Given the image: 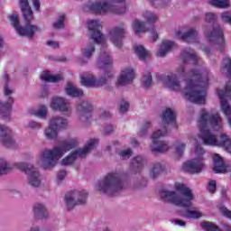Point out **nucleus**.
I'll return each instance as SVG.
<instances>
[{
    "mask_svg": "<svg viewBox=\"0 0 231 231\" xmlns=\"http://www.w3.org/2000/svg\"><path fill=\"white\" fill-rule=\"evenodd\" d=\"M176 73L160 76L159 80H162V84L171 91H181V84L178 80V75L179 77H183L186 79V86L182 89V95L193 104H205L207 88L208 87V72L207 70L193 69L187 73L185 66L181 65L177 69Z\"/></svg>",
    "mask_w": 231,
    "mask_h": 231,
    "instance_id": "obj_1",
    "label": "nucleus"
},
{
    "mask_svg": "<svg viewBox=\"0 0 231 231\" xmlns=\"http://www.w3.org/2000/svg\"><path fill=\"white\" fill-rule=\"evenodd\" d=\"M162 125H161L160 129L153 132L152 134V144L151 149L152 152H167V151L170 149L169 144L166 142L158 140L169 134L167 126L174 128L178 127V125H176V112H174V109H165L162 116Z\"/></svg>",
    "mask_w": 231,
    "mask_h": 231,
    "instance_id": "obj_2",
    "label": "nucleus"
},
{
    "mask_svg": "<svg viewBox=\"0 0 231 231\" xmlns=\"http://www.w3.org/2000/svg\"><path fill=\"white\" fill-rule=\"evenodd\" d=\"M20 7L23 19L27 21V23L24 25H21L19 23V15L15 14L9 15L8 19L18 35L32 38L35 33L41 32V28L30 23V21L33 20V12H32V7H30L28 0H20Z\"/></svg>",
    "mask_w": 231,
    "mask_h": 231,
    "instance_id": "obj_3",
    "label": "nucleus"
},
{
    "mask_svg": "<svg viewBox=\"0 0 231 231\" xmlns=\"http://www.w3.org/2000/svg\"><path fill=\"white\" fill-rule=\"evenodd\" d=\"M79 145V139L72 138L66 141H62L59 145L53 147V149L44 150L40 156L41 165L43 169H51L57 165V162L62 158L63 154L75 149Z\"/></svg>",
    "mask_w": 231,
    "mask_h": 231,
    "instance_id": "obj_4",
    "label": "nucleus"
},
{
    "mask_svg": "<svg viewBox=\"0 0 231 231\" xmlns=\"http://www.w3.org/2000/svg\"><path fill=\"white\" fill-rule=\"evenodd\" d=\"M174 189L176 191H161L162 199L167 203H172V205H176L177 207H182L183 208L192 207V201L194 200L192 189H189L187 185L181 182L175 183Z\"/></svg>",
    "mask_w": 231,
    "mask_h": 231,
    "instance_id": "obj_5",
    "label": "nucleus"
},
{
    "mask_svg": "<svg viewBox=\"0 0 231 231\" xmlns=\"http://www.w3.org/2000/svg\"><path fill=\"white\" fill-rule=\"evenodd\" d=\"M88 28L89 30V36L94 42L101 45V51L97 58V65L99 68H106L113 64V60L107 51H106V36L101 34L100 29L102 28V23L98 20H89L88 22Z\"/></svg>",
    "mask_w": 231,
    "mask_h": 231,
    "instance_id": "obj_6",
    "label": "nucleus"
},
{
    "mask_svg": "<svg viewBox=\"0 0 231 231\" xmlns=\"http://www.w3.org/2000/svg\"><path fill=\"white\" fill-rule=\"evenodd\" d=\"M125 183L122 180V176L118 173H108L103 180L98 181L96 184V190L102 192L103 194H116L120 190L124 189Z\"/></svg>",
    "mask_w": 231,
    "mask_h": 231,
    "instance_id": "obj_7",
    "label": "nucleus"
},
{
    "mask_svg": "<svg viewBox=\"0 0 231 231\" xmlns=\"http://www.w3.org/2000/svg\"><path fill=\"white\" fill-rule=\"evenodd\" d=\"M125 0H95L87 5V8L97 15H106V14H125V7L116 8L118 3H124Z\"/></svg>",
    "mask_w": 231,
    "mask_h": 231,
    "instance_id": "obj_8",
    "label": "nucleus"
},
{
    "mask_svg": "<svg viewBox=\"0 0 231 231\" xmlns=\"http://www.w3.org/2000/svg\"><path fill=\"white\" fill-rule=\"evenodd\" d=\"M205 150L199 144L195 145V158L184 162L182 164V171L189 174H198L205 169V162L203 160Z\"/></svg>",
    "mask_w": 231,
    "mask_h": 231,
    "instance_id": "obj_9",
    "label": "nucleus"
},
{
    "mask_svg": "<svg viewBox=\"0 0 231 231\" xmlns=\"http://www.w3.org/2000/svg\"><path fill=\"white\" fill-rule=\"evenodd\" d=\"M69 122L68 119L60 116L51 117L49 125L44 129V136L47 140H55L59 136L60 129H68Z\"/></svg>",
    "mask_w": 231,
    "mask_h": 231,
    "instance_id": "obj_10",
    "label": "nucleus"
},
{
    "mask_svg": "<svg viewBox=\"0 0 231 231\" xmlns=\"http://www.w3.org/2000/svg\"><path fill=\"white\" fill-rule=\"evenodd\" d=\"M98 143V140L97 139H90L84 148L78 149L75 152L69 154L67 157L62 159L61 165H71L76 160H79L80 158H86L88 154L92 151V149H95L97 144Z\"/></svg>",
    "mask_w": 231,
    "mask_h": 231,
    "instance_id": "obj_11",
    "label": "nucleus"
},
{
    "mask_svg": "<svg viewBox=\"0 0 231 231\" xmlns=\"http://www.w3.org/2000/svg\"><path fill=\"white\" fill-rule=\"evenodd\" d=\"M115 73L111 70L106 71L99 80L95 79V76L89 72H85L80 75V83L85 88H97L98 86H104L107 80L113 79Z\"/></svg>",
    "mask_w": 231,
    "mask_h": 231,
    "instance_id": "obj_12",
    "label": "nucleus"
},
{
    "mask_svg": "<svg viewBox=\"0 0 231 231\" xmlns=\"http://www.w3.org/2000/svg\"><path fill=\"white\" fill-rule=\"evenodd\" d=\"M88 201V191L72 190L65 195L64 203L68 208H73L76 205H84Z\"/></svg>",
    "mask_w": 231,
    "mask_h": 231,
    "instance_id": "obj_13",
    "label": "nucleus"
},
{
    "mask_svg": "<svg viewBox=\"0 0 231 231\" xmlns=\"http://www.w3.org/2000/svg\"><path fill=\"white\" fill-rule=\"evenodd\" d=\"M17 169L27 174V180L32 187H39L41 185V174L32 164H24L23 162L16 163Z\"/></svg>",
    "mask_w": 231,
    "mask_h": 231,
    "instance_id": "obj_14",
    "label": "nucleus"
},
{
    "mask_svg": "<svg viewBox=\"0 0 231 231\" xmlns=\"http://www.w3.org/2000/svg\"><path fill=\"white\" fill-rule=\"evenodd\" d=\"M50 107L52 108L53 111H60V113H67L68 115H71V105H69V101L64 97H52Z\"/></svg>",
    "mask_w": 231,
    "mask_h": 231,
    "instance_id": "obj_15",
    "label": "nucleus"
},
{
    "mask_svg": "<svg viewBox=\"0 0 231 231\" xmlns=\"http://www.w3.org/2000/svg\"><path fill=\"white\" fill-rule=\"evenodd\" d=\"M14 93V89L9 88L8 85L5 86V95L8 97V101L6 103L0 102V115L3 118H10V114L12 113V104H14V97H10Z\"/></svg>",
    "mask_w": 231,
    "mask_h": 231,
    "instance_id": "obj_16",
    "label": "nucleus"
},
{
    "mask_svg": "<svg viewBox=\"0 0 231 231\" xmlns=\"http://www.w3.org/2000/svg\"><path fill=\"white\" fill-rule=\"evenodd\" d=\"M134 80V69L133 67L123 68L116 80V86H127Z\"/></svg>",
    "mask_w": 231,
    "mask_h": 231,
    "instance_id": "obj_17",
    "label": "nucleus"
},
{
    "mask_svg": "<svg viewBox=\"0 0 231 231\" xmlns=\"http://www.w3.org/2000/svg\"><path fill=\"white\" fill-rule=\"evenodd\" d=\"M124 35H125V29L123 26L116 27L111 30L109 33V40L112 42L116 48H122L124 42L122 39H124Z\"/></svg>",
    "mask_w": 231,
    "mask_h": 231,
    "instance_id": "obj_18",
    "label": "nucleus"
},
{
    "mask_svg": "<svg viewBox=\"0 0 231 231\" xmlns=\"http://www.w3.org/2000/svg\"><path fill=\"white\" fill-rule=\"evenodd\" d=\"M205 35L210 42H217L219 46L225 48V38H223V29L221 27H214L211 32H206Z\"/></svg>",
    "mask_w": 231,
    "mask_h": 231,
    "instance_id": "obj_19",
    "label": "nucleus"
},
{
    "mask_svg": "<svg viewBox=\"0 0 231 231\" xmlns=\"http://www.w3.org/2000/svg\"><path fill=\"white\" fill-rule=\"evenodd\" d=\"M78 115L79 116V120L81 122H88L91 118V112L93 111V106L88 103V101H83L77 106Z\"/></svg>",
    "mask_w": 231,
    "mask_h": 231,
    "instance_id": "obj_20",
    "label": "nucleus"
},
{
    "mask_svg": "<svg viewBox=\"0 0 231 231\" xmlns=\"http://www.w3.org/2000/svg\"><path fill=\"white\" fill-rule=\"evenodd\" d=\"M185 29L179 28L175 31L174 35L176 39H182V41H187L188 42H194L198 35V32L194 29H189L187 32H184Z\"/></svg>",
    "mask_w": 231,
    "mask_h": 231,
    "instance_id": "obj_21",
    "label": "nucleus"
},
{
    "mask_svg": "<svg viewBox=\"0 0 231 231\" xmlns=\"http://www.w3.org/2000/svg\"><path fill=\"white\" fill-rule=\"evenodd\" d=\"M0 143L5 147H12L14 145V139H12V130L6 126L0 125Z\"/></svg>",
    "mask_w": 231,
    "mask_h": 231,
    "instance_id": "obj_22",
    "label": "nucleus"
},
{
    "mask_svg": "<svg viewBox=\"0 0 231 231\" xmlns=\"http://www.w3.org/2000/svg\"><path fill=\"white\" fill-rule=\"evenodd\" d=\"M213 171L216 172V174H219L221 172H228V171H230V166L226 165L225 162H223V157H220L217 153L213 156Z\"/></svg>",
    "mask_w": 231,
    "mask_h": 231,
    "instance_id": "obj_23",
    "label": "nucleus"
},
{
    "mask_svg": "<svg viewBox=\"0 0 231 231\" xmlns=\"http://www.w3.org/2000/svg\"><path fill=\"white\" fill-rule=\"evenodd\" d=\"M180 59L184 64H198V56L192 49H186L180 54Z\"/></svg>",
    "mask_w": 231,
    "mask_h": 231,
    "instance_id": "obj_24",
    "label": "nucleus"
},
{
    "mask_svg": "<svg viewBox=\"0 0 231 231\" xmlns=\"http://www.w3.org/2000/svg\"><path fill=\"white\" fill-rule=\"evenodd\" d=\"M175 46L176 43H174V42L170 40H163L157 51V57H165V55H167L171 50H173Z\"/></svg>",
    "mask_w": 231,
    "mask_h": 231,
    "instance_id": "obj_25",
    "label": "nucleus"
},
{
    "mask_svg": "<svg viewBox=\"0 0 231 231\" xmlns=\"http://www.w3.org/2000/svg\"><path fill=\"white\" fill-rule=\"evenodd\" d=\"M135 55L139 57L140 60H147L149 57H151V52L149 51L145 50L144 47L141 44H137L134 48Z\"/></svg>",
    "mask_w": 231,
    "mask_h": 231,
    "instance_id": "obj_26",
    "label": "nucleus"
},
{
    "mask_svg": "<svg viewBox=\"0 0 231 231\" xmlns=\"http://www.w3.org/2000/svg\"><path fill=\"white\" fill-rule=\"evenodd\" d=\"M41 80L43 82H59L60 80H62V76L60 74L53 75L45 71L42 73Z\"/></svg>",
    "mask_w": 231,
    "mask_h": 231,
    "instance_id": "obj_27",
    "label": "nucleus"
},
{
    "mask_svg": "<svg viewBox=\"0 0 231 231\" xmlns=\"http://www.w3.org/2000/svg\"><path fill=\"white\" fill-rule=\"evenodd\" d=\"M65 91L69 97H82V95H84V92L81 89L77 88L72 83L67 84Z\"/></svg>",
    "mask_w": 231,
    "mask_h": 231,
    "instance_id": "obj_28",
    "label": "nucleus"
},
{
    "mask_svg": "<svg viewBox=\"0 0 231 231\" xmlns=\"http://www.w3.org/2000/svg\"><path fill=\"white\" fill-rule=\"evenodd\" d=\"M132 29L136 35H140V33H145V32H147V29L145 28V23H142L139 20H135L133 22Z\"/></svg>",
    "mask_w": 231,
    "mask_h": 231,
    "instance_id": "obj_29",
    "label": "nucleus"
},
{
    "mask_svg": "<svg viewBox=\"0 0 231 231\" xmlns=\"http://www.w3.org/2000/svg\"><path fill=\"white\" fill-rule=\"evenodd\" d=\"M30 113L33 115V116H37V118L44 119L48 116V108H46V106H42L37 110H31Z\"/></svg>",
    "mask_w": 231,
    "mask_h": 231,
    "instance_id": "obj_30",
    "label": "nucleus"
},
{
    "mask_svg": "<svg viewBox=\"0 0 231 231\" xmlns=\"http://www.w3.org/2000/svg\"><path fill=\"white\" fill-rule=\"evenodd\" d=\"M162 172H163V166H162V163L156 162L152 165L150 171V176L152 178H157V176H160Z\"/></svg>",
    "mask_w": 231,
    "mask_h": 231,
    "instance_id": "obj_31",
    "label": "nucleus"
},
{
    "mask_svg": "<svg viewBox=\"0 0 231 231\" xmlns=\"http://www.w3.org/2000/svg\"><path fill=\"white\" fill-rule=\"evenodd\" d=\"M181 216L186 217V219H199V217L203 216V213H201L199 210H187L181 213Z\"/></svg>",
    "mask_w": 231,
    "mask_h": 231,
    "instance_id": "obj_32",
    "label": "nucleus"
},
{
    "mask_svg": "<svg viewBox=\"0 0 231 231\" xmlns=\"http://www.w3.org/2000/svg\"><path fill=\"white\" fill-rule=\"evenodd\" d=\"M33 212L35 216H40V217H46L48 216V211L46 210V206L43 204H36L33 208Z\"/></svg>",
    "mask_w": 231,
    "mask_h": 231,
    "instance_id": "obj_33",
    "label": "nucleus"
},
{
    "mask_svg": "<svg viewBox=\"0 0 231 231\" xmlns=\"http://www.w3.org/2000/svg\"><path fill=\"white\" fill-rule=\"evenodd\" d=\"M208 4L217 8H228L230 6L228 0H208Z\"/></svg>",
    "mask_w": 231,
    "mask_h": 231,
    "instance_id": "obj_34",
    "label": "nucleus"
},
{
    "mask_svg": "<svg viewBox=\"0 0 231 231\" xmlns=\"http://www.w3.org/2000/svg\"><path fill=\"white\" fill-rule=\"evenodd\" d=\"M81 53L85 59H89L95 53V46L90 44L81 50Z\"/></svg>",
    "mask_w": 231,
    "mask_h": 231,
    "instance_id": "obj_35",
    "label": "nucleus"
},
{
    "mask_svg": "<svg viewBox=\"0 0 231 231\" xmlns=\"http://www.w3.org/2000/svg\"><path fill=\"white\" fill-rule=\"evenodd\" d=\"M12 169V166L5 159H0V176L6 174Z\"/></svg>",
    "mask_w": 231,
    "mask_h": 231,
    "instance_id": "obj_36",
    "label": "nucleus"
},
{
    "mask_svg": "<svg viewBox=\"0 0 231 231\" xmlns=\"http://www.w3.org/2000/svg\"><path fill=\"white\" fill-rule=\"evenodd\" d=\"M143 17H144V19L147 21V23H156V21H158V15L154 13H151L149 11H145L143 14Z\"/></svg>",
    "mask_w": 231,
    "mask_h": 231,
    "instance_id": "obj_37",
    "label": "nucleus"
},
{
    "mask_svg": "<svg viewBox=\"0 0 231 231\" xmlns=\"http://www.w3.org/2000/svg\"><path fill=\"white\" fill-rule=\"evenodd\" d=\"M201 227L206 231H221L217 226L210 222H204L201 224Z\"/></svg>",
    "mask_w": 231,
    "mask_h": 231,
    "instance_id": "obj_38",
    "label": "nucleus"
},
{
    "mask_svg": "<svg viewBox=\"0 0 231 231\" xmlns=\"http://www.w3.org/2000/svg\"><path fill=\"white\" fill-rule=\"evenodd\" d=\"M143 88H149L152 83V77L151 76V72H147L143 76L142 79Z\"/></svg>",
    "mask_w": 231,
    "mask_h": 231,
    "instance_id": "obj_39",
    "label": "nucleus"
},
{
    "mask_svg": "<svg viewBox=\"0 0 231 231\" xmlns=\"http://www.w3.org/2000/svg\"><path fill=\"white\" fill-rule=\"evenodd\" d=\"M132 167H134V169H142V167H143V158L142 156L134 157Z\"/></svg>",
    "mask_w": 231,
    "mask_h": 231,
    "instance_id": "obj_40",
    "label": "nucleus"
},
{
    "mask_svg": "<svg viewBox=\"0 0 231 231\" xmlns=\"http://www.w3.org/2000/svg\"><path fill=\"white\" fill-rule=\"evenodd\" d=\"M149 127H151V122L144 123V125L138 132V136H140L141 138L147 136V131H149Z\"/></svg>",
    "mask_w": 231,
    "mask_h": 231,
    "instance_id": "obj_41",
    "label": "nucleus"
},
{
    "mask_svg": "<svg viewBox=\"0 0 231 231\" xmlns=\"http://www.w3.org/2000/svg\"><path fill=\"white\" fill-rule=\"evenodd\" d=\"M152 5H155V8H165L169 5L171 0H150Z\"/></svg>",
    "mask_w": 231,
    "mask_h": 231,
    "instance_id": "obj_42",
    "label": "nucleus"
},
{
    "mask_svg": "<svg viewBox=\"0 0 231 231\" xmlns=\"http://www.w3.org/2000/svg\"><path fill=\"white\" fill-rule=\"evenodd\" d=\"M223 66H224V70H226L228 77L231 78V60L229 58L224 59Z\"/></svg>",
    "mask_w": 231,
    "mask_h": 231,
    "instance_id": "obj_43",
    "label": "nucleus"
},
{
    "mask_svg": "<svg viewBox=\"0 0 231 231\" xmlns=\"http://www.w3.org/2000/svg\"><path fill=\"white\" fill-rule=\"evenodd\" d=\"M27 129H33L35 131H38L39 129H42V125L36 121H30L26 125Z\"/></svg>",
    "mask_w": 231,
    "mask_h": 231,
    "instance_id": "obj_44",
    "label": "nucleus"
},
{
    "mask_svg": "<svg viewBox=\"0 0 231 231\" xmlns=\"http://www.w3.org/2000/svg\"><path fill=\"white\" fill-rule=\"evenodd\" d=\"M64 14L60 15L59 19L53 23V27L56 30H60V28H64Z\"/></svg>",
    "mask_w": 231,
    "mask_h": 231,
    "instance_id": "obj_45",
    "label": "nucleus"
},
{
    "mask_svg": "<svg viewBox=\"0 0 231 231\" xmlns=\"http://www.w3.org/2000/svg\"><path fill=\"white\" fill-rule=\"evenodd\" d=\"M175 147L176 154H178V156H181V154H183V151H185V143H183L182 142H177L175 143Z\"/></svg>",
    "mask_w": 231,
    "mask_h": 231,
    "instance_id": "obj_46",
    "label": "nucleus"
},
{
    "mask_svg": "<svg viewBox=\"0 0 231 231\" xmlns=\"http://www.w3.org/2000/svg\"><path fill=\"white\" fill-rule=\"evenodd\" d=\"M129 109V102L125 101V99H123L119 103V111L120 113H125Z\"/></svg>",
    "mask_w": 231,
    "mask_h": 231,
    "instance_id": "obj_47",
    "label": "nucleus"
},
{
    "mask_svg": "<svg viewBox=\"0 0 231 231\" xmlns=\"http://www.w3.org/2000/svg\"><path fill=\"white\" fill-rule=\"evenodd\" d=\"M221 19L224 23H227V24L231 25V13L230 12H225L221 15Z\"/></svg>",
    "mask_w": 231,
    "mask_h": 231,
    "instance_id": "obj_48",
    "label": "nucleus"
},
{
    "mask_svg": "<svg viewBox=\"0 0 231 231\" xmlns=\"http://www.w3.org/2000/svg\"><path fill=\"white\" fill-rule=\"evenodd\" d=\"M218 208H219V211L221 212V214H223V216L231 219V211L230 210H228L226 208H225L223 206H220Z\"/></svg>",
    "mask_w": 231,
    "mask_h": 231,
    "instance_id": "obj_49",
    "label": "nucleus"
},
{
    "mask_svg": "<svg viewBox=\"0 0 231 231\" xmlns=\"http://www.w3.org/2000/svg\"><path fill=\"white\" fill-rule=\"evenodd\" d=\"M133 152L131 150H124L120 152V156L123 160H127V158H131Z\"/></svg>",
    "mask_w": 231,
    "mask_h": 231,
    "instance_id": "obj_50",
    "label": "nucleus"
},
{
    "mask_svg": "<svg viewBox=\"0 0 231 231\" xmlns=\"http://www.w3.org/2000/svg\"><path fill=\"white\" fill-rule=\"evenodd\" d=\"M208 190L214 194L216 192V180H210L208 186Z\"/></svg>",
    "mask_w": 231,
    "mask_h": 231,
    "instance_id": "obj_51",
    "label": "nucleus"
},
{
    "mask_svg": "<svg viewBox=\"0 0 231 231\" xmlns=\"http://www.w3.org/2000/svg\"><path fill=\"white\" fill-rule=\"evenodd\" d=\"M215 19H216V14H214V13L206 14V20L208 23H211V21H215Z\"/></svg>",
    "mask_w": 231,
    "mask_h": 231,
    "instance_id": "obj_52",
    "label": "nucleus"
},
{
    "mask_svg": "<svg viewBox=\"0 0 231 231\" xmlns=\"http://www.w3.org/2000/svg\"><path fill=\"white\" fill-rule=\"evenodd\" d=\"M47 44L50 46V48H59V42L55 41H48Z\"/></svg>",
    "mask_w": 231,
    "mask_h": 231,
    "instance_id": "obj_53",
    "label": "nucleus"
},
{
    "mask_svg": "<svg viewBox=\"0 0 231 231\" xmlns=\"http://www.w3.org/2000/svg\"><path fill=\"white\" fill-rule=\"evenodd\" d=\"M32 4L34 6V9L37 10V12H39L41 8V3H39V0H32Z\"/></svg>",
    "mask_w": 231,
    "mask_h": 231,
    "instance_id": "obj_54",
    "label": "nucleus"
},
{
    "mask_svg": "<svg viewBox=\"0 0 231 231\" xmlns=\"http://www.w3.org/2000/svg\"><path fill=\"white\" fill-rule=\"evenodd\" d=\"M172 223H175V225H179V226H185V222L183 220L174 219L172 220Z\"/></svg>",
    "mask_w": 231,
    "mask_h": 231,
    "instance_id": "obj_55",
    "label": "nucleus"
},
{
    "mask_svg": "<svg viewBox=\"0 0 231 231\" xmlns=\"http://www.w3.org/2000/svg\"><path fill=\"white\" fill-rule=\"evenodd\" d=\"M66 176V172L62 171L60 173L58 174V181H62V180H64Z\"/></svg>",
    "mask_w": 231,
    "mask_h": 231,
    "instance_id": "obj_56",
    "label": "nucleus"
},
{
    "mask_svg": "<svg viewBox=\"0 0 231 231\" xmlns=\"http://www.w3.org/2000/svg\"><path fill=\"white\" fill-rule=\"evenodd\" d=\"M152 34V39H153V41H156L158 39V32H156V31L152 30L151 32Z\"/></svg>",
    "mask_w": 231,
    "mask_h": 231,
    "instance_id": "obj_57",
    "label": "nucleus"
},
{
    "mask_svg": "<svg viewBox=\"0 0 231 231\" xmlns=\"http://www.w3.org/2000/svg\"><path fill=\"white\" fill-rule=\"evenodd\" d=\"M111 116V114L109 112H104L102 114V118H109Z\"/></svg>",
    "mask_w": 231,
    "mask_h": 231,
    "instance_id": "obj_58",
    "label": "nucleus"
},
{
    "mask_svg": "<svg viewBox=\"0 0 231 231\" xmlns=\"http://www.w3.org/2000/svg\"><path fill=\"white\" fill-rule=\"evenodd\" d=\"M131 143L134 147H136V145H138V143L134 139L132 140Z\"/></svg>",
    "mask_w": 231,
    "mask_h": 231,
    "instance_id": "obj_59",
    "label": "nucleus"
},
{
    "mask_svg": "<svg viewBox=\"0 0 231 231\" xmlns=\"http://www.w3.org/2000/svg\"><path fill=\"white\" fill-rule=\"evenodd\" d=\"M4 80H5V82H8V74H5V75H4Z\"/></svg>",
    "mask_w": 231,
    "mask_h": 231,
    "instance_id": "obj_60",
    "label": "nucleus"
},
{
    "mask_svg": "<svg viewBox=\"0 0 231 231\" xmlns=\"http://www.w3.org/2000/svg\"><path fill=\"white\" fill-rule=\"evenodd\" d=\"M226 231H231V226L228 225H225Z\"/></svg>",
    "mask_w": 231,
    "mask_h": 231,
    "instance_id": "obj_61",
    "label": "nucleus"
},
{
    "mask_svg": "<svg viewBox=\"0 0 231 231\" xmlns=\"http://www.w3.org/2000/svg\"><path fill=\"white\" fill-rule=\"evenodd\" d=\"M3 47V36H0V48Z\"/></svg>",
    "mask_w": 231,
    "mask_h": 231,
    "instance_id": "obj_62",
    "label": "nucleus"
},
{
    "mask_svg": "<svg viewBox=\"0 0 231 231\" xmlns=\"http://www.w3.org/2000/svg\"><path fill=\"white\" fill-rule=\"evenodd\" d=\"M31 231H39V227H32Z\"/></svg>",
    "mask_w": 231,
    "mask_h": 231,
    "instance_id": "obj_63",
    "label": "nucleus"
},
{
    "mask_svg": "<svg viewBox=\"0 0 231 231\" xmlns=\"http://www.w3.org/2000/svg\"><path fill=\"white\" fill-rule=\"evenodd\" d=\"M103 231H111V228L106 227L105 229H103Z\"/></svg>",
    "mask_w": 231,
    "mask_h": 231,
    "instance_id": "obj_64",
    "label": "nucleus"
}]
</instances>
